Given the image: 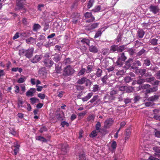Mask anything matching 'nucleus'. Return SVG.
<instances>
[{
  "label": "nucleus",
  "mask_w": 160,
  "mask_h": 160,
  "mask_svg": "<svg viewBox=\"0 0 160 160\" xmlns=\"http://www.w3.org/2000/svg\"><path fill=\"white\" fill-rule=\"evenodd\" d=\"M118 91L112 90L107 93L104 96L103 99L105 102L110 103L113 101L115 100L118 96Z\"/></svg>",
  "instance_id": "nucleus-1"
},
{
  "label": "nucleus",
  "mask_w": 160,
  "mask_h": 160,
  "mask_svg": "<svg viewBox=\"0 0 160 160\" xmlns=\"http://www.w3.org/2000/svg\"><path fill=\"white\" fill-rule=\"evenodd\" d=\"M26 3L25 0H17L16 7L15 8V10H22V12H26V9L24 8V5Z\"/></svg>",
  "instance_id": "nucleus-2"
},
{
  "label": "nucleus",
  "mask_w": 160,
  "mask_h": 160,
  "mask_svg": "<svg viewBox=\"0 0 160 160\" xmlns=\"http://www.w3.org/2000/svg\"><path fill=\"white\" fill-rule=\"evenodd\" d=\"M75 72L74 69L70 65H68L65 67L63 71V75L67 77L72 75Z\"/></svg>",
  "instance_id": "nucleus-3"
},
{
  "label": "nucleus",
  "mask_w": 160,
  "mask_h": 160,
  "mask_svg": "<svg viewBox=\"0 0 160 160\" xmlns=\"http://www.w3.org/2000/svg\"><path fill=\"white\" fill-rule=\"evenodd\" d=\"M44 58L43 62L45 66L48 68L51 67L53 64V62L50 58V56L48 54H46L44 55Z\"/></svg>",
  "instance_id": "nucleus-4"
},
{
  "label": "nucleus",
  "mask_w": 160,
  "mask_h": 160,
  "mask_svg": "<svg viewBox=\"0 0 160 160\" xmlns=\"http://www.w3.org/2000/svg\"><path fill=\"white\" fill-rule=\"evenodd\" d=\"M127 57L125 56L124 53L119 54L118 56V60L116 62V65L119 67L122 66L123 63V62L127 59Z\"/></svg>",
  "instance_id": "nucleus-5"
},
{
  "label": "nucleus",
  "mask_w": 160,
  "mask_h": 160,
  "mask_svg": "<svg viewBox=\"0 0 160 160\" xmlns=\"http://www.w3.org/2000/svg\"><path fill=\"white\" fill-rule=\"evenodd\" d=\"M137 71L142 76L145 77H151L152 75L151 72H147V70L145 68H142L137 69Z\"/></svg>",
  "instance_id": "nucleus-6"
},
{
  "label": "nucleus",
  "mask_w": 160,
  "mask_h": 160,
  "mask_svg": "<svg viewBox=\"0 0 160 160\" xmlns=\"http://www.w3.org/2000/svg\"><path fill=\"white\" fill-rule=\"evenodd\" d=\"M84 16L86 18H90V19L87 20L86 21L87 22H93L95 20V18L93 16L91 12H87L84 14Z\"/></svg>",
  "instance_id": "nucleus-7"
},
{
  "label": "nucleus",
  "mask_w": 160,
  "mask_h": 160,
  "mask_svg": "<svg viewBox=\"0 0 160 160\" xmlns=\"http://www.w3.org/2000/svg\"><path fill=\"white\" fill-rule=\"evenodd\" d=\"M114 120L112 118L107 119L104 122V127L109 128L112 124Z\"/></svg>",
  "instance_id": "nucleus-8"
},
{
  "label": "nucleus",
  "mask_w": 160,
  "mask_h": 160,
  "mask_svg": "<svg viewBox=\"0 0 160 160\" xmlns=\"http://www.w3.org/2000/svg\"><path fill=\"white\" fill-rule=\"evenodd\" d=\"M34 51V48H29L28 50L25 51V54L24 55L28 58H31L32 56L33 53Z\"/></svg>",
  "instance_id": "nucleus-9"
},
{
  "label": "nucleus",
  "mask_w": 160,
  "mask_h": 160,
  "mask_svg": "<svg viewBox=\"0 0 160 160\" xmlns=\"http://www.w3.org/2000/svg\"><path fill=\"white\" fill-rule=\"evenodd\" d=\"M149 9L150 11L154 14H156L159 10V8L157 6L151 5L150 6Z\"/></svg>",
  "instance_id": "nucleus-10"
},
{
  "label": "nucleus",
  "mask_w": 160,
  "mask_h": 160,
  "mask_svg": "<svg viewBox=\"0 0 160 160\" xmlns=\"http://www.w3.org/2000/svg\"><path fill=\"white\" fill-rule=\"evenodd\" d=\"M153 150L156 152L154 154V156L160 158V147L155 146L153 147Z\"/></svg>",
  "instance_id": "nucleus-11"
},
{
  "label": "nucleus",
  "mask_w": 160,
  "mask_h": 160,
  "mask_svg": "<svg viewBox=\"0 0 160 160\" xmlns=\"http://www.w3.org/2000/svg\"><path fill=\"white\" fill-rule=\"evenodd\" d=\"M80 44L82 45L86 44L88 46H90V40L87 38H82L80 41H79Z\"/></svg>",
  "instance_id": "nucleus-12"
},
{
  "label": "nucleus",
  "mask_w": 160,
  "mask_h": 160,
  "mask_svg": "<svg viewBox=\"0 0 160 160\" xmlns=\"http://www.w3.org/2000/svg\"><path fill=\"white\" fill-rule=\"evenodd\" d=\"M36 92V89L34 88H31L28 90L26 93V95L28 97L29 96H33L34 93Z\"/></svg>",
  "instance_id": "nucleus-13"
},
{
  "label": "nucleus",
  "mask_w": 160,
  "mask_h": 160,
  "mask_svg": "<svg viewBox=\"0 0 160 160\" xmlns=\"http://www.w3.org/2000/svg\"><path fill=\"white\" fill-rule=\"evenodd\" d=\"M60 146L61 147V151L63 152V154H65L67 152L69 145L67 144H61Z\"/></svg>",
  "instance_id": "nucleus-14"
},
{
  "label": "nucleus",
  "mask_w": 160,
  "mask_h": 160,
  "mask_svg": "<svg viewBox=\"0 0 160 160\" xmlns=\"http://www.w3.org/2000/svg\"><path fill=\"white\" fill-rule=\"evenodd\" d=\"M19 147L20 145L17 143H14V145L12 147V148H14L13 149L14 155H16L17 154L19 151Z\"/></svg>",
  "instance_id": "nucleus-15"
},
{
  "label": "nucleus",
  "mask_w": 160,
  "mask_h": 160,
  "mask_svg": "<svg viewBox=\"0 0 160 160\" xmlns=\"http://www.w3.org/2000/svg\"><path fill=\"white\" fill-rule=\"evenodd\" d=\"M42 58L41 55H36L31 60V61L33 63H36L38 62Z\"/></svg>",
  "instance_id": "nucleus-16"
},
{
  "label": "nucleus",
  "mask_w": 160,
  "mask_h": 160,
  "mask_svg": "<svg viewBox=\"0 0 160 160\" xmlns=\"http://www.w3.org/2000/svg\"><path fill=\"white\" fill-rule=\"evenodd\" d=\"M89 50L90 52L94 53H97L98 52L97 48L95 46L91 45L89 46Z\"/></svg>",
  "instance_id": "nucleus-17"
},
{
  "label": "nucleus",
  "mask_w": 160,
  "mask_h": 160,
  "mask_svg": "<svg viewBox=\"0 0 160 160\" xmlns=\"http://www.w3.org/2000/svg\"><path fill=\"white\" fill-rule=\"evenodd\" d=\"M31 35L30 32L29 31H23L20 33V36L23 37H27Z\"/></svg>",
  "instance_id": "nucleus-18"
},
{
  "label": "nucleus",
  "mask_w": 160,
  "mask_h": 160,
  "mask_svg": "<svg viewBox=\"0 0 160 160\" xmlns=\"http://www.w3.org/2000/svg\"><path fill=\"white\" fill-rule=\"evenodd\" d=\"M158 95H154L149 97L148 98V100L149 101L154 102L157 101L159 97Z\"/></svg>",
  "instance_id": "nucleus-19"
},
{
  "label": "nucleus",
  "mask_w": 160,
  "mask_h": 160,
  "mask_svg": "<svg viewBox=\"0 0 160 160\" xmlns=\"http://www.w3.org/2000/svg\"><path fill=\"white\" fill-rule=\"evenodd\" d=\"M131 129L129 128H128L126 130L125 133V137L124 138L125 141L128 140L129 138L131 135Z\"/></svg>",
  "instance_id": "nucleus-20"
},
{
  "label": "nucleus",
  "mask_w": 160,
  "mask_h": 160,
  "mask_svg": "<svg viewBox=\"0 0 160 160\" xmlns=\"http://www.w3.org/2000/svg\"><path fill=\"white\" fill-rule=\"evenodd\" d=\"M95 118L94 114H92L88 117L87 119L88 122H92L94 121Z\"/></svg>",
  "instance_id": "nucleus-21"
},
{
  "label": "nucleus",
  "mask_w": 160,
  "mask_h": 160,
  "mask_svg": "<svg viewBox=\"0 0 160 160\" xmlns=\"http://www.w3.org/2000/svg\"><path fill=\"white\" fill-rule=\"evenodd\" d=\"M133 62V59L132 58H129L128 60L125 62V64L127 66V68H130Z\"/></svg>",
  "instance_id": "nucleus-22"
},
{
  "label": "nucleus",
  "mask_w": 160,
  "mask_h": 160,
  "mask_svg": "<svg viewBox=\"0 0 160 160\" xmlns=\"http://www.w3.org/2000/svg\"><path fill=\"white\" fill-rule=\"evenodd\" d=\"M158 39L156 38H151L149 41V42L152 45H156L158 44Z\"/></svg>",
  "instance_id": "nucleus-23"
},
{
  "label": "nucleus",
  "mask_w": 160,
  "mask_h": 160,
  "mask_svg": "<svg viewBox=\"0 0 160 160\" xmlns=\"http://www.w3.org/2000/svg\"><path fill=\"white\" fill-rule=\"evenodd\" d=\"M61 56L59 54H56L53 56L52 58L53 60L55 62H57L60 61Z\"/></svg>",
  "instance_id": "nucleus-24"
},
{
  "label": "nucleus",
  "mask_w": 160,
  "mask_h": 160,
  "mask_svg": "<svg viewBox=\"0 0 160 160\" xmlns=\"http://www.w3.org/2000/svg\"><path fill=\"white\" fill-rule=\"evenodd\" d=\"M101 53L103 55H107L110 53V50L108 48H103L102 50Z\"/></svg>",
  "instance_id": "nucleus-25"
},
{
  "label": "nucleus",
  "mask_w": 160,
  "mask_h": 160,
  "mask_svg": "<svg viewBox=\"0 0 160 160\" xmlns=\"http://www.w3.org/2000/svg\"><path fill=\"white\" fill-rule=\"evenodd\" d=\"M99 24V23H94L91 25L88 28L89 30H91L93 29L98 27Z\"/></svg>",
  "instance_id": "nucleus-26"
},
{
  "label": "nucleus",
  "mask_w": 160,
  "mask_h": 160,
  "mask_svg": "<svg viewBox=\"0 0 160 160\" xmlns=\"http://www.w3.org/2000/svg\"><path fill=\"white\" fill-rule=\"evenodd\" d=\"M92 91L94 92H98L100 90V87L97 84H95L93 85Z\"/></svg>",
  "instance_id": "nucleus-27"
},
{
  "label": "nucleus",
  "mask_w": 160,
  "mask_h": 160,
  "mask_svg": "<svg viewBox=\"0 0 160 160\" xmlns=\"http://www.w3.org/2000/svg\"><path fill=\"white\" fill-rule=\"evenodd\" d=\"M117 52H122L125 49V46L124 45L118 46L117 45Z\"/></svg>",
  "instance_id": "nucleus-28"
},
{
  "label": "nucleus",
  "mask_w": 160,
  "mask_h": 160,
  "mask_svg": "<svg viewBox=\"0 0 160 160\" xmlns=\"http://www.w3.org/2000/svg\"><path fill=\"white\" fill-rule=\"evenodd\" d=\"M86 78L83 77L79 79L77 82V83L79 84H82L84 83L86 81Z\"/></svg>",
  "instance_id": "nucleus-29"
},
{
  "label": "nucleus",
  "mask_w": 160,
  "mask_h": 160,
  "mask_svg": "<svg viewBox=\"0 0 160 160\" xmlns=\"http://www.w3.org/2000/svg\"><path fill=\"white\" fill-rule=\"evenodd\" d=\"M134 46L136 48H138L140 46H144L143 43L142 42H140L138 40H137L135 41L134 42Z\"/></svg>",
  "instance_id": "nucleus-30"
},
{
  "label": "nucleus",
  "mask_w": 160,
  "mask_h": 160,
  "mask_svg": "<svg viewBox=\"0 0 160 160\" xmlns=\"http://www.w3.org/2000/svg\"><path fill=\"white\" fill-rule=\"evenodd\" d=\"M151 64V61L148 58L145 59L143 61V64L146 67L149 66Z\"/></svg>",
  "instance_id": "nucleus-31"
},
{
  "label": "nucleus",
  "mask_w": 160,
  "mask_h": 160,
  "mask_svg": "<svg viewBox=\"0 0 160 160\" xmlns=\"http://www.w3.org/2000/svg\"><path fill=\"white\" fill-rule=\"evenodd\" d=\"M85 72L86 73V69L82 68L78 72V75L79 76L83 75L85 74Z\"/></svg>",
  "instance_id": "nucleus-32"
},
{
  "label": "nucleus",
  "mask_w": 160,
  "mask_h": 160,
  "mask_svg": "<svg viewBox=\"0 0 160 160\" xmlns=\"http://www.w3.org/2000/svg\"><path fill=\"white\" fill-rule=\"evenodd\" d=\"M27 78L25 76H22V77L19 78L17 81V82L19 83H21L24 82L26 80Z\"/></svg>",
  "instance_id": "nucleus-33"
},
{
  "label": "nucleus",
  "mask_w": 160,
  "mask_h": 160,
  "mask_svg": "<svg viewBox=\"0 0 160 160\" xmlns=\"http://www.w3.org/2000/svg\"><path fill=\"white\" fill-rule=\"evenodd\" d=\"M155 79V78L153 77L145 78V81L146 82H148L151 83L152 82H153Z\"/></svg>",
  "instance_id": "nucleus-34"
},
{
  "label": "nucleus",
  "mask_w": 160,
  "mask_h": 160,
  "mask_svg": "<svg viewBox=\"0 0 160 160\" xmlns=\"http://www.w3.org/2000/svg\"><path fill=\"white\" fill-rule=\"evenodd\" d=\"M36 140L43 142H47V140L43 137L41 136H38L36 137Z\"/></svg>",
  "instance_id": "nucleus-35"
},
{
  "label": "nucleus",
  "mask_w": 160,
  "mask_h": 160,
  "mask_svg": "<svg viewBox=\"0 0 160 160\" xmlns=\"http://www.w3.org/2000/svg\"><path fill=\"white\" fill-rule=\"evenodd\" d=\"M93 66L91 65H89L87 67V69L86 70V73H90L92 71Z\"/></svg>",
  "instance_id": "nucleus-36"
},
{
  "label": "nucleus",
  "mask_w": 160,
  "mask_h": 160,
  "mask_svg": "<svg viewBox=\"0 0 160 160\" xmlns=\"http://www.w3.org/2000/svg\"><path fill=\"white\" fill-rule=\"evenodd\" d=\"M145 34L144 31L142 30H138V36L140 38H142L143 37Z\"/></svg>",
  "instance_id": "nucleus-37"
},
{
  "label": "nucleus",
  "mask_w": 160,
  "mask_h": 160,
  "mask_svg": "<svg viewBox=\"0 0 160 160\" xmlns=\"http://www.w3.org/2000/svg\"><path fill=\"white\" fill-rule=\"evenodd\" d=\"M41 28V26L38 24H35L33 27V30L34 31L36 32Z\"/></svg>",
  "instance_id": "nucleus-38"
},
{
  "label": "nucleus",
  "mask_w": 160,
  "mask_h": 160,
  "mask_svg": "<svg viewBox=\"0 0 160 160\" xmlns=\"http://www.w3.org/2000/svg\"><path fill=\"white\" fill-rule=\"evenodd\" d=\"M99 132V131H96L95 130H93L90 134V137L92 138H94L97 136L98 133Z\"/></svg>",
  "instance_id": "nucleus-39"
},
{
  "label": "nucleus",
  "mask_w": 160,
  "mask_h": 160,
  "mask_svg": "<svg viewBox=\"0 0 160 160\" xmlns=\"http://www.w3.org/2000/svg\"><path fill=\"white\" fill-rule=\"evenodd\" d=\"M30 102L32 104H33L37 102V101H39L38 99L35 97H33L30 98Z\"/></svg>",
  "instance_id": "nucleus-40"
},
{
  "label": "nucleus",
  "mask_w": 160,
  "mask_h": 160,
  "mask_svg": "<svg viewBox=\"0 0 160 160\" xmlns=\"http://www.w3.org/2000/svg\"><path fill=\"white\" fill-rule=\"evenodd\" d=\"M117 45H113L111 46L110 47V50L111 52H115L117 51Z\"/></svg>",
  "instance_id": "nucleus-41"
},
{
  "label": "nucleus",
  "mask_w": 160,
  "mask_h": 160,
  "mask_svg": "<svg viewBox=\"0 0 160 160\" xmlns=\"http://www.w3.org/2000/svg\"><path fill=\"white\" fill-rule=\"evenodd\" d=\"M63 62L66 65H67L71 63L72 61H71L70 58H65Z\"/></svg>",
  "instance_id": "nucleus-42"
},
{
  "label": "nucleus",
  "mask_w": 160,
  "mask_h": 160,
  "mask_svg": "<svg viewBox=\"0 0 160 160\" xmlns=\"http://www.w3.org/2000/svg\"><path fill=\"white\" fill-rule=\"evenodd\" d=\"M102 33V32L101 31V30L99 29L97 32H96L94 37V38H96L99 37H100Z\"/></svg>",
  "instance_id": "nucleus-43"
},
{
  "label": "nucleus",
  "mask_w": 160,
  "mask_h": 160,
  "mask_svg": "<svg viewBox=\"0 0 160 160\" xmlns=\"http://www.w3.org/2000/svg\"><path fill=\"white\" fill-rule=\"evenodd\" d=\"M102 71L101 69L99 68L97 69V71L96 73V75L97 77H100L102 75Z\"/></svg>",
  "instance_id": "nucleus-44"
},
{
  "label": "nucleus",
  "mask_w": 160,
  "mask_h": 160,
  "mask_svg": "<svg viewBox=\"0 0 160 160\" xmlns=\"http://www.w3.org/2000/svg\"><path fill=\"white\" fill-rule=\"evenodd\" d=\"M78 160H88L85 156V155L84 154L80 153L78 155Z\"/></svg>",
  "instance_id": "nucleus-45"
},
{
  "label": "nucleus",
  "mask_w": 160,
  "mask_h": 160,
  "mask_svg": "<svg viewBox=\"0 0 160 160\" xmlns=\"http://www.w3.org/2000/svg\"><path fill=\"white\" fill-rule=\"evenodd\" d=\"M117 147V143L115 141H112L111 144V147L113 150H115Z\"/></svg>",
  "instance_id": "nucleus-46"
},
{
  "label": "nucleus",
  "mask_w": 160,
  "mask_h": 160,
  "mask_svg": "<svg viewBox=\"0 0 160 160\" xmlns=\"http://www.w3.org/2000/svg\"><path fill=\"white\" fill-rule=\"evenodd\" d=\"M101 127V124L100 122H98L97 124H96L95 126V128H96V130L98 131H99V132H100V127Z\"/></svg>",
  "instance_id": "nucleus-47"
},
{
  "label": "nucleus",
  "mask_w": 160,
  "mask_h": 160,
  "mask_svg": "<svg viewBox=\"0 0 160 160\" xmlns=\"http://www.w3.org/2000/svg\"><path fill=\"white\" fill-rule=\"evenodd\" d=\"M99 98V96L98 95H96L94 96L89 101V102H91L92 103L96 101Z\"/></svg>",
  "instance_id": "nucleus-48"
},
{
  "label": "nucleus",
  "mask_w": 160,
  "mask_h": 160,
  "mask_svg": "<svg viewBox=\"0 0 160 160\" xmlns=\"http://www.w3.org/2000/svg\"><path fill=\"white\" fill-rule=\"evenodd\" d=\"M94 2V0H89V1L87 5V8L89 9L91 8Z\"/></svg>",
  "instance_id": "nucleus-49"
},
{
  "label": "nucleus",
  "mask_w": 160,
  "mask_h": 160,
  "mask_svg": "<svg viewBox=\"0 0 160 160\" xmlns=\"http://www.w3.org/2000/svg\"><path fill=\"white\" fill-rule=\"evenodd\" d=\"M133 91V88L131 87H128L126 86V88H125V91L126 92L128 93H130L132 92Z\"/></svg>",
  "instance_id": "nucleus-50"
},
{
  "label": "nucleus",
  "mask_w": 160,
  "mask_h": 160,
  "mask_svg": "<svg viewBox=\"0 0 160 160\" xmlns=\"http://www.w3.org/2000/svg\"><path fill=\"white\" fill-rule=\"evenodd\" d=\"M139 78V79L137 81V83L138 84H142V83L145 82V78H141L140 77H138Z\"/></svg>",
  "instance_id": "nucleus-51"
},
{
  "label": "nucleus",
  "mask_w": 160,
  "mask_h": 160,
  "mask_svg": "<svg viewBox=\"0 0 160 160\" xmlns=\"http://www.w3.org/2000/svg\"><path fill=\"white\" fill-rule=\"evenodd\" d=\"M145 52V50H144V49L143 48L142 49L137 53V56H140L144 54Z\"/></svg>",
  "instance_id": "nucleus-52"
},
{
  "label": "nucleus",
  "mask_w": 160,
  "mask_h": 160,
  "mask_svg": "<svg viewBox=\"0 0 160 160\" xmlns=\"http://www.w3.org/2000/svg\"><path fill=\"white\" fill-rule=\"evenodd\" d=\"M125 72L123 70H121L118 71L116 73V75L117 76H122L125 73Z\"/></svg>",
  "instance_id": "nucleus-53"
},
{
  "label": "nucleus",
  "mask_w": 160,
  "mask_h": 160,
  "mask_svg": "<svg viewBox=\"0 0 160 160\" xmlns=\"http://www.w3.org/2000/svg\"><path fill=\"white\" fill-rule=\"evenodd\" d=\"M76 88L77 90L78 91H81L83 90L85 88L84 86L81 85H76Z\"/></svg>",
  "instance_id": "nucleus-54"
},
{
  "label": "nucleus",
  "mask_w": 160,
  "mask_h": 160,
  "mask_svg": "<svg viewBox=\"0 0 160 160\" xmlns=\"http://www.w3.org/2000/svg\"><path fill=\"white\" fill-rule=\"evenodd\" d=\"M47 129L45 126H43L39 130V132L41 133H42L44 131H46Z\"/></svg>",
  "instance_id": "nucleus-55"
},
{
  "label": "nucleus",
  "mask_w": 160,
  "mask_h": 160,
  "mask_svg": "<svg viewBox=\"0 0 160 160\" xmlns=\"http://www.w3.org/2000/svg\"><path fill=\"white\" fill-rule=\"evenodd\" d=\"M38 96L42 99H44L45 97V95L44 94H42V93H39L38 94Z\"/></svg>",
  "instance_id": "nucleus-56"
},
{
  "label": "nucleus",
  "mask_w": 160,
  "mask_h": 160,
  "mask_svg": "<svg viewBox=\"0 0 160 160\" xmlns=\"http://www.w3.org/2000/svg\"><path fill=\"white\" fill-rule=\"evenodd\" d=\"M101 9V7L100 6H96L95 8L92 10V11L96 12L99 11Z\"/></svg>",
  "instance_id": "nucleus-57"
},
{
  "label": "nucleus",
  "mask_w": 160,
  "mask_h": 160,
  "mask_svg": "<svg viewBox=\"0 0 160 160\" xmlns=\"http://www.w3.org/2000/svg\"><path fill=\"white\" fill-rule=\"evenodd\" d=\"M34 40V38L32 37H31L28 38V39H26V41L27 43H31L32 42V41H33Z\"/></svg>",
  "instance_id": "nucleus-58"
},
{
  "label": "nucleus",
  "mask_w": 160,
  "mask_h": 160,
  "mask_svg": "<svg viewBox=\"0 0 160 160\" xmlns=\"http://www.w3.org/2000/svg\"><path fill=\"white\" fill-rule=\"evenodd\" d=\"M108 79V76L107 75H105L103 77L101 80L103 83L106 84L107 82V80Z\"/></svg>",
  "instance_id": "nucleus-59"
},
{
  "label": "nucleus",
  "mask_w": 160,
  "mask_h": 160,
  "mask_svg": "<svg viewBox=\"0 0 160 160\" xmlns=\"http://www.w3.org/2000/svg\"><path fill=\"white\" fill-rule=\"evenodd\" d=\"M61 125L62 127H64L65 126L67 127H68L69 126V123L66 121H63L61 122Z\"/></svg>",
  "instance_id": "nucleus-60"
},
{
  "label": "nucleus",
  "mask_w": 160,
  "mask_h": 160,
  "mask_svg": "<svg viewBox=\"0 0 160 160\" xmlns=\"http://www.w3.org/2000/svg\"><path fill=\"white\" fill-rule=\"evenodd\" d=\"M140 96L139 95H136L134 97V103L137 102L140 99Z\"/></svg>",
  "instance_id": "nucleus-61"
},
{
  "label": "nucleus",
  "mask_w": 160,
  "mask_h": 160,
  "mask_svg": "<svg viewBox=\"0 0 160 160\" xmlns=\"http://www.w3.org/2000/svg\"><path fill=\"white\" fill-rule=\"evenodd\" d=\"M150 69L152 71L155 72L158 69V68L157 66H153L152 67H151L150 68Z\"/></svg>",
  "instance_id": "nucleus-62"
},
{
  "label": "nucleus",
  "mask_w": 160,
  "mask_h": 160,
  "mask_svg": "<svg viewBox=\"0 0 160 160\" xmlns=\"http://www.w3.org/2000/svg\"><path fill=\"white\" fill-rule=\"evenodd\" d=\"M19 36H20V33L18 32H17L15 34L14 36L12 37V39L15 40L18 38Z\"/></svg>",
  "instance_id": "nucleus-63"
},
{
  "label": "nucleus",
  "mask_w": 160,
  "mask_h": 160,
  "mask_svg": "<svg viewBox=\"0 0 160 160\" xmlns=\"http://www.w3.org/2000/svg\"><path fill=\"white\" fill-rule=\"evenodd\" d=\"M131 80V78L130 77H126L124 79L125 82L126 83H128L130 82Z\"/></svg>",
  "instance_id": "nucleus-64"
}]
</instances>
